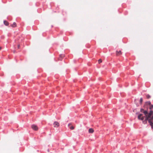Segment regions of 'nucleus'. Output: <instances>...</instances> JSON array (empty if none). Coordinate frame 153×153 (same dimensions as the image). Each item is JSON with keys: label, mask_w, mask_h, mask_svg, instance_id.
I'll return each instance as SVG.
<instances>
[{"label": "nucleus", "mask_w": 153, "mask_h": 153, "mask_svg": "<svg viewBox=\"0 0 153 153\" xmlns=\"http://www.w3.org/2000/svg\"><path fill=\"white\" fill-rule=\"evenodd\" d=\"M153 108V105H151V106L150 107V108L151 109H152Z\"/></svg>", "instance_id": "ddd939ff"}, {"label": "nucleus", "mask_w": 153, "mask_h": 153, "mask_svg": "<svg viewBox=\"0 0 153 153\" xmlns=\"http://www.w3.org/2000/svg\"><path fill=\"white\" fill-rule=\"evenodd\" d=\"M143 101V99L142 98H141L140 99V102L141 104L142 103Z\"/></svg>", "instance_id": "9d476101"}, {"label": "nucleus", "mask_w": 153, "mask_h": 153, "mask_svg": "<svg viewBox=\"0 0 153 153\" xmlns=\"http://www.w3.org/2000/svg\"><path fill=\"white\" fill-rule=\"evenodd\" d=\"M74 127L72 126H71V127H70V128L71 129V130H73L74 129Z\"/></svg>", "instance_id": "f8f14e48"}, {"label": "nucleus", "mask_w": 153, "mask_h": 153, "mask_svg": "<svg viewBox=\"0 0 153 153\" xmlns=\"http://www.w3.org/2000/svg\"><path fill=\"white\" fill-rule=\"evenodd\" d=\"M116 54L117 56H120V55L122 54V52L120 51H117L116 52Z\"/></svg>", "instance_id": "20e7f679"}, {"label": "nucleus", "mask_w": 153, "mask_h": 153, "mask_svg": "<svg viewBox=\"0 0 153 153\" xmlns=\"http://www.w3.org/2000/svg\"><path fill=\"white\" fill-rule=\"evenodd\" d=\"M11 26L13 27H15L16 26V23L14 22L13 24H12Z\"/></svg>", "instance_id": "6e6552de"}, {"label": "nucleus", "mask_w": 153, "mask_h": 153, "mask_svg": "<svg viewBox=\"0 0 153 153\" xmlns=\"http://www.w3.org/2000/svg\"><path fill=\"white\" fill-rule=\"evenodd\" d=\"M4 24L6 26H7L9 25L8 22L6 21H4Z\"/></svg>", "instance_id": "0eeeda50"}, {"label": "nucleus", "mask_w": 153, "mask_h": 153, "mask_svg": "<svg viewBox=\"0 0 153 153\" xmlns=\"http://www.w3.org/2000/svg\"><path fill=\"white\" fill-rule=\"evenodd\" d=\"M98 62L99 63H101L102 62V60L101 59H100L98 60Z\"/></svg>", "instance_id": "1a4fd4ad"}, {"label": "nucleus", "mask_w": 153, "mask_h": 153, "mask_svg": "<svg viewBox=\"0 0 153 153\" xmlns=\"http://www.w3.org/2000/svg\"><path fill=\"white\" fill-rule=\"evenodd\" d=\"M88 132L89 133H92L94 132V130L92 128H90L89 129Z\"/></svg>", "instance_id": "39448f33"}, {"label": "nucleus", "mask_w": 153, "mask_h": 153, "mask_svg": "<svg viewBox=\"0 0 153 153\" xmlns=\"http://www.w3.org/2000/svg\"><path fill=\"white\" fill-rule=\"evenodd\" d=\"M54 127H58L59 126V123L56 121L54 122L53 124Z\"/></svg>", "instance_id": "f03ea898"}, {"label": "nucleus", "mask_w": 153, "mask_h": 153, "mask_svg": "<svg viewBox=\"0 0 153 153\" xmlns=\"http://www.w3.org/2000/svg\"><path fill=\"white\" fill-rule=\"evenodd\" d=\"M19 47H20V45H18V48H19Z\"/></svg>", "instance_id": "dca6fc26"}, {"label": "nucleus", "mask_w": 153, "mask_h": 153, "mask_svg": "<svg viewBox=\"0 0 153 153\" xmlns=\"http://www.w3.org/2000/svg\"><path fill=\"white\" fill-rule=\"evenodd\" d=\"M146 97H147V98H149L151 97L150 96L149 94H148L147 95Z\"/></svg>", "instance_id": "9b49d317"}, {"label": "nucleus", "mask_w": 153, "mask_h": 153, "mask_svg": "<svg viewBox=\"0 0 153 153\" xmlns=\"http://www.w3.org/2000/svg\"><path fill=\"white\" fill-rule=\"evenodd\" d=\"M143 112L145 115V116L144 117H146V116H148V114H148V112L147 111H143Z\"/></svg>", "instance_id": "423d86ee"}, {"label": "nucleus", "mask_w": 153, "mask_h": 153, "mask_svg": "<svg viewBox=\"0 0 153 153\" xmlns=\"http://www.w3.org/2000/svg\"><path fill=\"white\" fill-rule=\"evenodd\" d=\"M153 114V111H151L146 117H144L143 116L142 114H140L138 115V118L139 119L143 120V123L144 124L147 123V120H148L150 125L152 126H153V123L151 121L153 120V115L152 116Z\"/></svg>", "instance_id": "f257e3e1"}, {"label": "nucleus", "mask_w": 153, "mask_h": 153, "mask_svg": "<svg viewBox=\"0 0 153 153\" xmlns=\"http://www.w3.org/2000/svg\"><path fill=\"white\" fill-rule=\"evenodd\" d=\"M148 103L149 104H151V102H148Z\"/></svg>", "instance_id": "f3484780"}, {"label": "nucleus", "mask_w": 153, "mask_h": 153, "mask_svg": "<svg viewBox=\"0 0 153 153\" xmlns=\"http://www.w3.org/2000/svg\"><path fill=\"white\" fill-rule=\"evenodd\" d=\"M60 57H62H62H64V56L63 55H60Z\"/></svg>", "instance_id": "2eb2a0df"}, {"label": "nucleus", "mask_w": 153, "mask_h": 153, "mask_svg": "<svg viewBox=\"0 0 153 153\" xmlns=\"http://www.w3.org/2000/svg\"><path fill=\"white\" fill-rule=\"evenodd\" d=\"M32 128L35 131H37L38 130V128L37 126L35 125H33L31 126Z\"/></svg>", "instance_id": "7ed1b4c3"}, {"label": "nucleus", "mask_w": 153, "mask_h": 153, "mask_svg": "<svg viewBox=\"0 0 153 153\" xmlns=\"http://www.w3.org/2000/svg\"><path fill=\"white\" fill-rule=\"evenodd\" d=\"M1 48L0 47V50L1 49Z\"/></svg>", "instance_id": "a211bd4d"}, {"label": "nucleus", "mask_w": 153, "mask_h": 153, "mask_svg": "<svg viewBox=\"0 0 153 153\" xmlns=\"http://www.w3.org/2000/svg\"><path fill=\"white\" fill-rule=\"evenodd\" d=\"M144 111V109H141V111L142 112H143Z\"/></svg>", "instance_id": "4468645a"}]
</instances>
